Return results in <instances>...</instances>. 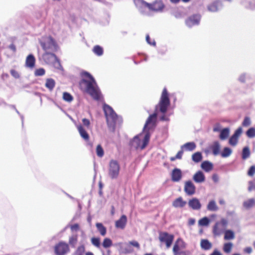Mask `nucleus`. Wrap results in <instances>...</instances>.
Instances as JSON below:
<instances>
[{"instance_id": "24", "label": "nucleus", "mask_w": 255, "mask_h": 255, "mask_svg": "<svg viewBox=\"0 0 255 255\" xmlns=\"http://www.w3.org/2000/svg\"><path fill=\"white\" fill-rule=\"evenodd\" d=\"M56 85L55 80L52 78H47L46 80L45 86L49 90V91H52L54 89Z\"/></svg>"}, {"instance_id": "55", "label": "nucleus", "mask_w": 255, "mask_h": 255, "mask_svg": "<svg viewBox=\"0 0 255 255\" xmlns=\"http://www.w3.org/2000/svg\"><path fill=\"white\" fill-rule=\"evenodd\" d=\"M242 132V128L241 127H240L237 130H236V131L232 135L238 138L240 135L241 134Z\"/></svg>"}, {"instance_id": "25", "label": "nucleus", "mask_w": 255, "mask_h": 255, "mask_svg": "<svg viewBox=\"0 0 255 255\" xmlns=\"http://www.w3.org/2000/svg\"><path fill=\"white\" fill-rule=\"evenodd\" d=\"M201 248L205 251L210 250L212 246V244L207 239H202L200 242Z\"/></svg>"}, {"instance_id": "4", "label": "nucleus", "mask_w": 255, "mask_h": 255, "mask_svg": "<svg viewBox=\"0 0 255 255\" xmlns=\"http://www.w3.org/2000/svg\"><path fill=\"white\" fill-rule=\"evenodd\" d=\"M150 137L149 131L144 132L135 135L129 142L131 148L135 149H144L148 144Z\"/></svg>"}, {"instance_id": "61", "label": "nucleus", "mask_w": 255, "mask_h": 255, "mask_svg": "<svg viewBox=\"0 0 255 255\" xmlns=\"http://www.w3.org/2000/svg\"><path fill=\"white\" fill-rule=\"evenodd\" d=\"M129 244L130 245H132V246L137 248V249H139V248H140L139 243L136 241H130L129 242Z\"/></svg>"}, {"instance_id": "9", "label": "nucleus", "mask_w": 255, "mask_h": 255, "mask_svg": "<svg viewBox=\"0 0 255 255\" xmlns=\"http://www.w3.org/2000/svg\"><path fill=\"white\" fill-rule=\"evenodd\" d=\"M151 11L156 12H162L165 5L162 0H156L152 3H145Z\"/></svg>"}, {"instance_id": "56", "label": "nucleus", "mask_w": 255, "mask_h": 255, "mask_svg": "<svg viewBox=\"0 0 255 255\" xmlns=\"http://www.w3.org/2000/svg\"><path fill=\"white\" fill-rule=\"evenodd\" d=\"M255 166L253 165L251 166L248 172V174L249 176H252L255 174Z\"/></svg>"}, {"instance_id": "1", "label": "nucleus", "mask_w": 255, "mask_h": 255, "mask_svg": "<svg viewBox=\"0 0 255 255\" xmlns=\"http://www.w3.org/2000/svg\"><path fill=\"white\" fill-rule=\"evenodd\" d=\"M170 105V101L167 89L164 88L162 91L159 101L155 107L154 112L149 115L145 122L143 129L144 132L149 131V130L150 129L155 127L157 115L159 113H166Z\"/></svg>"}, {"instance_id": "50", "label": "nucleus", "mask_w": 255, "mask_h": 255, "mask_svg": "<svg viewBox=\"0 0 255 255\" xmlns=\"http://www.w3.org/2000/svg\"><path fill=\"white\" fill-rule=\"evenodd\" d=\"M45 73V71L44 68H41L36 69L34 72V75L35 76H42Z\"/></svg>"}, {"instance_id": "19", "label": "nucleus", "mask_w": 255, "mask_h": 255, "mask_svg": "<svg viewBox=\"0 0 255 255\" xmlns=\"http://www.w3.org/2000/svg\"><path fill=\"white\" fill-rule=\"evenodd\" d=\"M193 180L198 183H202L205 180V176L201 171H197L193 176Z\"/></svg>"}, {"instance_id": "30", "label": "nucleus", "mask_w": 255, "mask_h": 255, "mask_svg": "<svg viewBox=\"0 0 255 255\" xmlns=\"http://www.w3.org/2000/svg\"><path fill=\"white\" fill-rule=\"evenodd\" d=\"M207 209L210 211H217L219 208L214 200H211L207 205Z\"/></svg>"}, {"instance_id": "29", "label": "nucleus", "mask_w": 255, "mask_h": 255, "mask_svg": "<svg viewBox=\"0 0 255 255\" xmlns=\"http://www.w3.org/2000/svg\"><path fill=\"white\" fill-rule=\"evenodd\" d=\"M196 148V144L194 142H189L185 143L181 146V149L185 148L188 151H193Z\"/></svg>"}, {"instance_id": "26", "label": "nucleus", "mask_w": 255, "mask_h": 255, "mask_svg": "<svg viewBox=\"0 0 255 255\" xmlns=\"http://www.w3.org/2000/svg\"><path fill=\"white\" fill-rule=\"evenodd\" d=\"M255 205V199L254 198H250L245 201L243 203V207L247 210L252 208Z\"/></svg>"}, {"instance_id": "52", "label": "nucleus", "mask_w": 255, "mask_h": 255, "mask_svg": "<svg viewBox=\"0 0 255 255\" xmlns=\"http://www.w3.org/2000/svg\"><path fill=\"white\" fill-rule=\"evenodd\" d=\"M251 124V119L248 117H246L242 123V126L245 127H247Z\"/></svg>"}, {"instance_id": "41", "label": "nucleus", "mask_w": 255, "mask_h": 255, "mask_svg": "<svg viewBox=\"0 0 255 255\" xmlns=\"http://www.w3.org/2000/svg\"><path fill=\"white\" fill-rule=\"evenodd\" d=\"M173 255H188L185 251L178 250L177 246H173Z\"/></svg>"}, {"instance_id": "16", "label": "nucleus", "mask_w": 255, "mask_h": 255, "mask_svg": "<svg viewBox=\"0 0 255 255\" xmlns=\"http://www.w3.org/2000/svg\"><path fill=\"white\" fill-rule=\"evenodd\" d=\"M189 207L193 210H199L201 208V204L198 199L193 198L188 201Z\"/></svg>"}, {"instance_id": "6", "label": "nucleus", "mask_w": 255, "mask_h": 255, "mask_svg": "<svg viewBox=\"0 0 255 255\" xmlns=\"http://www.w3.org/2000/svg\"><path fill=\"white\" fill-rule=\"evenodd\" d=\"M121 166L119 162L114 159L110 161L108 165V175L112 179H117L120 175Z\"/></svg>"}, {"instance_id": "54", "label": "nucleus", "mask_w": 255, "mask_h": 255, "mask_svg": "<svg viewBox=\"0 0 255 255\" xmlns=\"http://www.w3.org/2000/svg\"><path fill=\"white\" fill-rule=\"evenodd\" d=\"M248 185L249 186L248 188V190L249 192H251L254 189L255 190V185L253 181H249L248 182Z\"/></svg>"}, {"instance_id": "43", "label": "nucleus", "mask_w": 255, "mask_h": 255, "mask_svg": "<svg viewBox=\"0 0 255 255\" xmlns=\"http://www.w3.org/2000/svg\"><path fill=\"white\" fill-rule=\"evenodd\" d=\"M233 244L231 242L226 243L223 246V251L226 253H230L233 247Z\"/></svg>"}, {"instance_id": "46", "label": "nucleus", "mask_w": 255, "mask_h": 255, "mask_svg": "<svg viewBox=\"0 0 255 255\" xmlns=\"http://www.w3.org/2000/svg\"><path fill=\"white\" fill-rule=\"evenodd\" d=\"M102 245L104 248H108L112 246V241L110 239L106 238L104 240Z\"/></svg>"}, {"instance_id": "11", "label": "nucleus", "mask_w": 255, "mask_h": 255, "mask_svg": "<svg viewBox=\"0 0 255 255\" xmlns=\"http://www.w3.org/2000/svg\"><path fill=\"white\" fill-rule=\"evenodd\" d=\"M201 17V15L198 14H193L189 16L185 21L186 25L189 27H191L193 26L199 25Z\"/></svg>"}, {"instance_id": "60", "label": "nucleus", "mask_w": 255, "mask_h": 255, "mask_svg": "<svg viewBox=\"0 0 255 255\" xmlns=\"http://www.w3.org/2000/svg\"><path fill=\"white\" fill-rule=\"evenodd\" d=\"M82 123L83 124V125L86 127L87 128H89L90 125V121L87 119H86V118H84V119H82Z\"/></svg>"}, {"instance_id": "35", "label": "nucleus", "mask_w": 255, "mask_h": 255, "mask_svg": "<svg viewBox=\"0 0 255 255\" xmlns=\"http://www.w3.org/2000/svg\"><path fill=\"white\" fill-rule=\"evenodd\" d=\"M224 234V239L226 240H232L235 238L234 233L231 230H226Z\"/></svg>"}, {"instance_id": "51", "label": "nucleus", "mask_w": 255, "mask_h": 255, "mask_svg": "<svg viewBox=\"0 0 255 255\" xmlns=\"http://www.w3.org/2000/svg\"><path fill=\"white\" fill-rule=\"evenodd\" d=\"M238 141V138L232 135L229 140V143L231 145L235 146L237 145Z\"/></svg>"}, {"instance_id": "38", "label": "nucleus", "mask_w": 255, "mask_h": 255, "mask_svg": "<svg viewBox=\"0 0 255 255\" xmlns=\"http://www.w3.org/2000/svg\"><path fill=\"white\" fill-rule=\"evenodd\" d=\"M251 78V75L249 73H243L241 74L238 77V81L244 83L246 82L247 79Z\"/></svg>"}, {"instance_id": "13", "label": "nucleus", "mask_w": 255, "mask_h": 255, "mask_svg": "<svg viewBox=\"0 0 255 255\" xmlns=\"http://www.w3.org/2000/svg\"><path fill=\"white\" fill-rule=\"evenodd\" d=\"M222 7V2L220 0H216L208 5L207 9L211 12H216L221 9Z\"/></svg>"}, {"instance_id": "15", "label": "nucleus", "mask_w": 255, "mask_h": 255, "mask_svg": "<svg viewBox=\"0 0 255 255\" xmlns=\"http://www.w3.org/2000/svg\"><path fill=\"white\" fill-rule=\"evenodd\" d=\"M171 180L173 182H179L182 177V174L181 169L175 168L171 172Z\"/></svg>"}, {"instance_id": "63", "label": "nucleus", "mask_w": 255, "mask_h": 255, "mask_svg": "<svg viewBox=\"0 0 255 255\" xmlns=\"http://www.w3.org/2000/svg\"><path fill=\"white\" fill-rule=\"evenodd\" d=\"M71 231H77L79 229V226L78 224H75L70 226Z\"/></svg>"}, {"instance_id": "8", "label": "nucleus", "mask_w": 255, "mask_h": 255, "mask_svg": "<svg viewBox=\"0 0 255 255\" xmlns=\"http://www.w3.org/2000/svg\"><path fill=\"white\" fill-rule=\"evenodd\" d=\"M54 249L56 255H65L70 252L68 244L63 241L56 244Z\"/></svg>"}, {"instance_id": "45", "label": "nucleus", "mask_w": 255, "mask_h": 255, "mask_svg": "<svg viewBox=\"0 0 255 255\" xmlns=\"http://www.w3.org/2000/svg\"><path fill=\"white\" fill-rule=\"evenodd\" d=\"M246 135L249 138H253L255 137V128H250L246 131Z\"/></svg>"}, {"instance_id": "5", "label": "nucleus", "mask_w": 255, "mask_h": 255, "mask_svg": "<svg viewBox=\"0 0 255 255\" xmlns=\"http://www.w3.org/2000/svg\"><path fill=\"white\" fill-rule=\"evenodd\" d=\"M39 42L43 49L45 51H55L57 46L51 36H44L39 39Z\"/></svg>"}, {"instance_id": "57", "label": "nucleus", "mask_w": 255, "mask_h": 255, "mask_svg": "<svg viewBox=\"0 0 255 255\" xmlns=\"http://www.w3.org/2000/svg\"><path fill=\"white\" fill-rule=\"evenodd\" d=\"M11 75L15 78L18 79L20 77V75L18 72L14 69H12L10 71Z\"/></svg>"}, {"instance_id": "40", "label": "nucleus", "mask_w": 255, "mask_h": 255, "mask_svg": "<svg viewBox=\"0 0 255 255\" xmlns=\"http://www.w3.org/2000/svg\"><path fill=\"white\" fill-rule=\"evenodd\" d=\"M177 246L178 250H180V248L185 249L186 247V243L181 238H178L174 243V246Z\"/></svg>"}, {"instance_id": "44", "label": "nucleus", "mask_w": 255, "mask_h": 255, "mask_svg": "<svg viewBox=\"0 0 255 255\" xmlns=\"http://www.w3.org/2000/svg\"><path fill=\"white\" fill-rule=\"evenodd\" d=\"M210 222V220L208 217H204L203 218L199 220L198 224L200 226H207L209 224Z\"/></svg>"}, {"instance_id": "42", "label": "nucleus", "mask_w": 255, "mask_h": 255, "mask_svg": "<svg viewBox=\"0 0 255 255\" xmlns=\"http://www.w3.org/2000/svg\"><path fill=\"white\" fill-rule=\"evenodd\" d=\"M63 99L67 102L70 103L73 100V97L69 93L64 92L63 93Z\"/></svg>"}, {"instance_id": "12", "label": "nucleus", "mask_w": 255, "mask_h": 255, "mask_svg": "<svg viewBox=\"0 0 255 255\" xmlns=\"http://www.w3.org/2000/svg\"><path fill=\"white\" fill-rule=\"evenodd\" d=\"M134 2L138 11L141 14L144 15H149V12L146 10V8H148V5L145 4L148 3V2L144 0H135Z\"/></svg>"}, {"instance_id": "48", "label": "nucleus", "mask_w": 255, "mask_h": 255, "mask_svg": "<svg viewBox=\"0 0 255 255\" xmlns=\"http://www.w3.org/2000/svg\"><path fill=\"white\" fill-rule=\"evenodd\" d=\"M91 243L93 245L99 248L100 246V239L99 238L93 237L91 239Z\"/></svg>"}, {"instance_id": "14", "label": "nucleus", "mask_w": 255, "mask_h": 255, "mask_svg": "<svg viewBox=\"0 0 255 255\" xmlns=\"http://www.w3.org/2000/svg\"><path fill=\"white\" fill-rule=\"evenodd\" d=\"M196 187L191 181H187L185 183L184 191L188 195H192L195 194Z\"/></svg>"}, {"instance_id": "47", "label": "nucleus", "mask_w": 255, "mask_h": 255, "mask_svg": "<svg viewBox=\"0 0 255 255\" xmlns=\"http://www.w3.org/2000/svg\"><path fill=\"white\" fill-rule=\"evenodd\" d=\"M85 252V248L84 246H79L73 255H83Z\"/></svg>"}, {"instance_id": "28", "label": "nucleus", "mask_w": 255, "mask_h": 255, "mask_svg": "<svg viewBox=\"0 0 255 255\" xmlns=\"http://www.w3.org/2000/svg\"><path fill=\"white\" fill-rule=\"evenodd\" d=\"M230 133V128H226L222 129L220 131L219 137L221 140L226 139Z\"/></svg>"}, {"instance_id": "58", "label": "nucleus", "mask_w": 255, "mask_h": 255, "mask_svg": "<svg viewBox=\"0 0 255 255\" xmlns=\"http://www.w3.org/2000/svg\"><path fill=\"white\" fill-rule=\"evenodd\" d=\"M146 41L147 43L152 46H155L156 42L154 40H153L152 42L150 41V38L149 35H146Z\"/></svg>"}, {"instance_id": "23", "label": "nucleus", "mask_w": 255, "mask_h": 255, "mask_svg": "<svg viewBox=\"0 0 255 255\" xmlns=\"http://www.w3.org/2000/svg\"><path fill=\"white\" fill-rule=\"evenodd\" d=\"M201 167L206 172H209L213 168V164L209 161H204L201 164Z\"/></svg>"}, {"instance_id": "53", "label": "nucleus", "mask_w": 255, "mask_h": 255, "mask_svg": "<svg viewBox=\"0 0 255 255\" xmlns=\"http://www.w3.org/2000/svg\"><path fill=\"white\" fill-rule=\"evenodd\" d=\"M52 63L53 64L54 67L57 69H61L62 68V66L60 64L59 60L57 57L56 60H54L53 61V62H52Z\"/></svg>"}, {"instance_id": "64", "label": "nucleus", "mask_w": 255, "mask_h": 255, "mask_svg": "<svg viewBox=\"0 0 255 255\" xmlns=\"http://www.w3.org/2000/svg\"><path fill=\"white\" fill-rule=\"evenodd\" d=\"M159 119L161 121H169V118L166 116L165 113L162 114V115L160 117Z\"/></svg>"}, {"instance_id": "27", "label": "nucleus", "mask_w": 255, "mask_h": 255, "mask_svg": "<svg viewBox=\"0 0 255 255\" xmlns=\"http://www.w3.org/2000/svg\"><path fill=\"white\" fill-rule=\"evenodd\" d=\"M93 52L98 56H101L104 54L103 47L99 45L94 46L92 49Z\"/></svg>"}, {"instance_id": "62", "label": "nucleus", "mask_w": 255, "mask_h": 255, "mask_svg": "<svg viewBox=\"0 0 255 255\" xmlns=\"http://www.w3.org/2000/svg\"><path fill=\"white\" fill-rule=\"evenodd\" d=\"M183 149H181V150H179L177 153L176 154V158H177V159H181L182 158V156L183 155Z\"/></svg>"}, {"instance_id": "2", "label": "nucleus", "mask_w": 255, "mask_h": 255, "mask_svg": "<svg viewBox=\"0 0 255 255\" xmlns=\"http://www.w3.org/2000/svg\"><path fill=\"white\" fill-rule=\"evenodd\" d=\"M82 76L87 77L89 79H82L80 82L81 89L89 94L93 99L99 100L100 97V90L94 78L88 72L81 73Z\"/></svg>"}, {"instance_id": "31", "label": "nucleus", "mask_w": 255, "mask_h": 255, "mask_svg": "<svg viewBox=\"0 0 255 255\" xmlns=\"http://www.w3.org/2000/svg\"><path fill=\"white\" fill-rule=\"evenodd\" d=\"M220 145L218 141H214L213 145L211 147L213 154L214 155H217L220 153Z\"/></svg>"}, {"instance_id": "32", "label": "nucleus", "mask_w": 255, "mask_h": 255, "mask_svg": "<svg viewBox=\"0 0 255 255\" xmlns=\"http://www.w3.org/2000/svg\"><path fill=\"white\" fill-rule=\"evenodd\" d=\"M78 242V235L76 234H72L69 239V244L72 247L74 248Z\"/></svg>"}, {"instance_id": "18", "label": "nucleus", "mask_w": 255, "mask_h": 255, "mask_svg": "<svg viewBox=\"0 0 255 255\" xmlns=\"http://www.w3.org/2000/svg\"><path fill=\"white\" fill-rule=\"evenodd\" d=\"M127 223V217L125 215H123L120 218L116 221L115 226L118 229H125Z\"/></svg>"}, {"instance_id": "37", "label": "nucleus", "mask_w": 255, "mask_h": 255, "mask_svg": "<svg viewBox=\"0 0 255 255\" xmlns=\"http://www.w3.org/2000/svg\"><path fill=\"white\" fill-rule=\"evenodd\" d=\"M232 153V150L228 147H225L223 148L222 152L221 153V155L222 157L226 158L230 156Z\"/></svg>"}, {"instance_id": "10", "label": "nucleus", "mask_w": 255, "mask_h": 255, "mask_svg": "<svg viewBox=\"0 0 255 255\" xmlns=\"http://www.w3.org/2000/svg\"><path fill=\"white\" fill-rule=\"evenodd\" d=\"M174 239V236L167 232H160L159 236V240L161 243H164L167 248H169Z\"/></svg>"}, {"instance_id": "59", "label": "nucleus", "mask_w": 255, "mask_h": 255, "mask_svg": "<svg viewBox=\"0 0 255 255\" xmlns=\"http://www.w3.org/2000/svg\"><path fill=\"white\" fill-rule=\"evenodd\" d=\"M213 131L214 132H220L221 129V127L219 124H217L213 128Z\"/></svg>"}, {"instance_id": "33", "label": "nucleus", "mask_w": 255, "mask_h": 255, "mask_svg": "<svg viewBox=\"0 0 255 255\" xmlns=\"http://www.w3.org/2000/svg\"><path fill=\"white\" fill-rule=\"evenodd\" d=\"M96 226L97 228L98 231L100 232V234L102 236L106 235L107 233L106 228L103 225L102 223H97L96 224Z\"/></svg>"}, {"instance_id": "17", "label": "nucleus", "mask_w": 255, "mask_h": 255, "mask_svg": "<svg viewBox=\"0 0 255 255\" xmlns=\"http://www.w3.org/2000/svg\"><path fill=\"white\" fill-rule=\"evenodd\" d=\"M42 58L44 61L48 64L52 63L54 60L57 59V56L55 54L48 51H45V53L42 55Z\"/></svg>"}, {"instance_id": "39", "label": "nucleus", "mask_w": 255, "mask_h": 255, "mask_svg": "<svg viewBox=\"0 0 255 255\" xmlns=\"http://www.w3.org/2000/svg\"><path fill=\"white\" fill-rule=\"evenodd\" d=\"M116 246H118L121 250H124L125 253H130L132 252V250L129 246L127 245L126 247H124L122 243H118L116 244Z\"/></svg>"}, {"instance_id": "34", "label": "nucleus", "mask_w": 255, "mask_h": 255, "mask_svg": "<svg viewBox=\"0 0 255 255\" xmlns=\"http://www.w3.org/2000/svg\"><path fill=\"white\" fill-rule=\"evenodd\" d=\"M251 155L250 148L248 146H245L243 148L242 153V158L243 160H246L249 158Z\"/></svg>"}, {"instance_id": "22", "label": "nucleus", "mask_w": 255, "mask_h": 255, "mask_svg": "<svg viewBox=\"0 0 255 255\" xmlns=\"http://www.w3.org/2000/svg\"><path fill=\"white\" fill-rule=\"evenodd\" d=\"M35 59L32 54H29L26 59V66L30 68H33L35 65Z\"/></svg>"}, {"instance_id": "3", "label": "nucleus", "mask_w": 255, "mask_h": 255, "mask_svg": "<svg viewBox=\"0 0 255 255\" xmlns=\"http://www.w3.org/2000/svg\"><path fill=\"white\" fill-rule=\"evenodd\" d=\"M103 110L108 126L112 131H114L116 125L122 123L123 119L115 113L111 107L107 104L104 105Z\"/></svg>"}, {"instance_id": "49", "label": "nucleus", "mask_w": 255, "mask_h": 255, "mask_svg": "<svg viewBox=\"0 0 255 255\" xmlns=\"http://www.w3.org/2000/svg\"><path fill=\"white\" fill-rule=\"evenodd\" d=\"M96 153H97V155L100 157H102L104 155V150H103L102 147L101 146V145L100 144L97 146Z\"/></svg>"}, {"instance_id": "20", "label": "nucleus", "mask_w": 255, "mask_h": 255, "mask_svg": "<svg viewBox=\"0 0 255 255\" xmlns=\"http://www.w3.org/2000/svg\"><path fill=\"white\" fill-rule=\"evenodd\" d=\"M77 129L79 132L80 136L86 141L89 139V135L86 130L84 128L82 125H79L77 126Z\"/></svg>"}, {"instance_id": "7", "label": "nucleus", "mask_w": 255, "mask_h": 255, "mask_svg": "<svg viewBox=\"0 0 255 255\" xmlns=\"http://www.w3.org/2000/svg\"><path fill=\"white\" fill-rule=\"evenodd\" d=\"M228 224V220L225 218H222L220 221L216 222L213 227L212 233L214 236H219L224 233Z\"/></svg>"}, {"instance_id": "21", "label": "nucleus", "mask_w": 255, "mask_h": 255, "mask_svg": "<svg viewBox=\"0 0 255 255\" xmlns=\"http://www.w3.org/2000/svg\"><path fill=\"white\" fill-rule=\"evenodd\" d=\"M186 204V201H184L181 197H179L173 201L172 206L175 208H183Z\"/></svg>"}, {"instance_id": "36", "label": "nucleus", "mask_w": 255, "mask_h": 255, "mask_svg": "<svg viewBox=\"0 0 255 255\" xmlns=\"http://www.w3.org/2000/svg\"><path fill=\"white\" fill-rule=\"evenodd\" d=\"M203 156L200 152H196L192 156V159L196 163H198L202 159Z\"/></svg>"}]
</instances>
